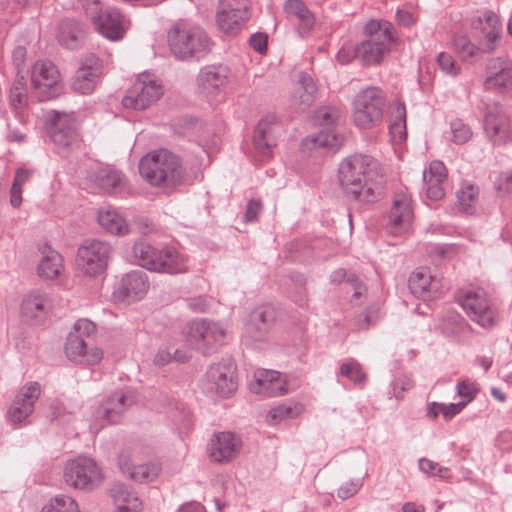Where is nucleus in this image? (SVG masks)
<instances>
[{
	"instance_id": "42",
	"label": "nucleus",
	"mask_w": 512,
	"mask_h": 512,
	"mask_svg": "<svg viewBox=\"0 0 512 512\" xmlns=\"http://www.w3.org/2000/svg\"><path fill=\"white\" fill-rule=\"evenodd\" d=\"M160 249L151 246L149 243L139 242L133 247V255L136 261L143 268L152 271V269H160L163 264L157 262Z\"/></svg>"
},
{
	"instance_id": "59",
	"label": "nucleus",
	"mask_w": 512,
	"mask_h": 512,
	"mask_svg": "<svg viewBox=\"0 0 512 512\" xmlns=\"http://www.w3.org/2000/svg\"><path fill=\"white\" fill-rule=\"evenodd\" d=\"M172 350V345H162L155 354L154 363L158 366H164L173 362Z\"/></svg>"
},
{
	"instance_id": "48",
	"label": "nucleus",
	"mask_w": 512,
	"mask_h": 512,
	"mask_svg": "<svg viewBox=\"0 0 512 512\" xmlns=\"http://www.w3.org/2000/svg\"><path fill=\"white\" fill-rule=\"evenodd\" d=\"M217 8L252 14L251 0H218Z\"/></svg>"
},
{
	"instance_id": "56",
	"label": "nucleus",
	"mask_w": 512,
	"mask_h": 512,
	"mask_svg": "<svg viewBox=\"0 0 512 512\" xmlns=\"http://www.w3.org/2000/svg\"><path fill=\"white\" fill-rule=\"evenodd\" d=\"M361 486L362 482L360 480L345 481L339 487L337 495L341 499H348L355 495Z\"/></svg>"
},
{
	"instance_id": "52",
	"label": "nucleus",
	"mask_w": 512,
	"mask_h": 512,
	"mask_svg": "<svg viewBox=\"0 0 512 512\" xmlns=\"http://www.w3.org/2000/svg\"><path fill=\"white\" fill-rule=\"evenodd\" d=\"M311 141L318 147L337 148L341 141L333 130L328 129L326 132H320L313 137Z\"/></svg>"
},
{
	"instance_id": "63",
	"label": "nucleus",
	"mask_w": 512,
	"mask_h": 512,
	"mask_svg": "<svg viewBox=\"0 0 512 512\" xmlns=\"http://www.w3.org/2000/svg\"><path fill=\"white\" fill-rule=\"evenodd\" d=\"M250 45L255 51L261 54L264 53L267 49V36L262 33L252 35L250 37Z\"/></svg>"
},
{
	"instance_id": "7",
	"label": "nucleus",
	"mask_w": 512,
	"mask_h": 512,
	"mask_svg": "<svg viewBox=\"0 0 512 512\" xmlns=\"http://www.w3.org/2000/svg\"><path fill=\"white\" fill-rule=\"evenodd\" d=\"M112 255L108 242L89 239L84 241L76 254L77 268L86 276L97 277L105 273Z\"/></svg>"
},
{
	"instance_id": "24",
	"label": "nucleus",
	"mask_w": 512,
	"mask_h": 512,
	"mask_svg": "<svg viewBox=\"0 0 512 512\" xmlns=\"http://www.w3.org/2000/svg\"><path fill=\"white\" fill-rule=\"evenodd\" d=\"M101 74V62L93 54L85 56L72 82V88L81 94L91 93Z\"/></svg>"
},
{
	"instance_id": "8",
	"label": "nucleus",
	"mask_w": 512,
	"mask_h": 512,
	"mask_svg": "<svg viewBox=\"0 0 512 512\" xmlns=\"http://www.w3.org/2000/svg\"><path fill=\"white\" fill-rule=\"evenodd\" d=\"M385 98L380 89L367 88L359 92L353 104V123L360 129H371L381 122Z\"/></svg>"
},
{
	"instance_id": "10",
	"label": "nucleus",
	"mask_w": 512,
	"mask_h": 512,
	"mask_svg": "<svg viewBox=\"0 0 512 512\" xmlns=\"http://www.w3.org/2000/svg\"><path fill=\"white\" fill-rule=\"evenodd\" d=\"M163 95L160 82L151 74H140L122 99L126 108L142 110L158 101Z\"/></svg>"
},
{
	"instance_id": "36",
	"label": "nucleus",
	"mask_w": 512,
	"mask_h": 512,
	"mask_svg": "<svg viewBox=\"0 0 512 512\" xmlns=\"http://www.w3.org/2000/svg\"><path fill=\"white\" fill-rule=\"evenodd\" d=\"M157 262L163 264L160 269H152L153 272L176 274L187 270V259L174 248L160 249Z\"/></svg>"
},
{
	"instance_id": "46",
	"label": "nucleus",
	"mask_w": 512,
	"mask_h": 512,
	"mask_svg": "<svg viewBox=\"0 0 512 512\" xmlns=\"http://www.w3.org/2000/svg\"><path fill=\"white\" fill-rule=\"evenodd\" d=\"M436 62L440 71L448 77L456 78L461 73L460 64L448 52H440L437 55Z\"/></svg>"
},
{
	"instance_id": "33",
	"label": "nucleus",
	"mask_w": 512,
	"mask_h": 512,
	"mask_svg": "<svg viewBox=\"0 0 512 512\" xmlns=\"http://www.w3.org/2000/svg\"><path fill=\"white\" fill-rule=\"evenodd\" d=\"M409 287L416 296L430 298L438 294L439 281L428 270H419L410 276Z\"/></svg>"
},
{
	"instance_id": "41",
	"label": "nucleus",
	"mask_w": 512,
	"mask_h": 512,
	"mask_svg": "<svg viewBox=\"0 0 512 512\" xmlns=\"http://www.w3.org/2000/svg\"><path fill=\"white\" fill-rule=\"evenodd\" d=\"M82 37L83 29L77 22L65 20L59 24L57 39L62 46L74 49L79 45Z\"/></svg>"
},
{
	"instance_id": "22",
	"label": "nucleus",
	"mask_w": 512,
	"mask_h": 512,
	"mask_svg": "<svg viewBox=\"0 0 512 512\" xmlns=\"http://www.w3.org/2000/svg\"><path fill=\"white\" fill-rule=\"evenodd\" d=\"M149 290L147 275L141 271L127 273L115 292L118 300L131 304L142 300Z\"/></svg>"
},
{
	"instance_id": "21",
	"label": "nucleus",
	"mask_w": 512,
	"mask_h": 512,
	"mask_svg": "<svg viewBox=\"0 0 512 512\" xmlns=\"http://www.w3.org/2000/svg\"><path fill=\"white\" fill-rule=\"evenodd\" d=\"M485 132L495 145L512 141V122L499 107H492L485 117Z\"/></svg>"
},
{
	"instance_id": "40",
	"label": "nucleus",
	"mask_w": 512,
	"mask_h": 512,
	"mask_svg": "<svg viewBox=\"0 0 512 512\" xmlns=\"http://www.w3.org/2000/svg\"><path fill=\"white\" fill-rule=\"evenodd\" d=\"M229 70L225 67H212L204 70L199 77L203 91L211 93L228 83Z\"/></svg>"
},
{
	"instance_id": "44",
	"label": "nucleus",
	"mask_w": 512,
	"mask_h": 512,
	"mask_svg": "<svg viewBox=\"0 0 512 512\" xmlns=\"http://www.w3.org/2000/svg\"><path fill=\"white\" fill-rule=\"evenodd\" d=\"M302 412L303 406L300 404H280L269 410L266 421L271 425H275L285 419L296 417Z\"/></svg>"
},
{
	"instance_id": "58",
	"label": "nucleus",
	"mask_w": 512,
	"mask_h": 512,
	"mask_svg": "<svg viewBox=\"0 0 512 512\" xmlns=\"http://www.w3.org/2000/svg\"><path fill=\"white\" fill-rule=\"evenodd\" d=\"M426 184V193L428 198L432 200H440L444 197L445 191L443 188L444 182H437V180H424Z\"/></svg>"
},
{
	"instance_id": "61",
	"label": "nucleus",
	"mask_w": 512,
	"mask_h": 512,
	"mask_svg": "<svg viewBox=\"0 0 512 512\" xmlns=\"http://www.w3.org/2000/svg\"><path fill=\"white\" fill-rule=\"evenodd\" d=\"M414 386V381L412 378L404 376L398 379L393 387V394L397 399H402L404 397V393L410 390Z\"/></svg>"
},
{
	"instance_id": "13",
	"label": "nucleus",
	"mask_w": 512,
	"mask_h": 512,
	"mask_svg": "<svg viewBox=\"0 0 512 512\" xmlns=\"http://www.w3.org/2000/svg\"><path fill=\"white\" fill-rule=\"evenodd\" d=\"M472 29L485 52L492 53L500 45L502 22L500 16L494 11H483L473 20Z\"/></svg>"
},
{
	"instance_id": "32",
	"label": "nucleus",
	"mask_w": 512,
	"mask_h": 512,
	"mask_svg": "<svg viewBox=\"0 0 512 512\" xmlns=\"http://www.w3.org/2000/svg\"><path fill=\"white\" fill-rule=\"evenodd\" d=\"M89 179L100 189L110 192L123 186L124 177L116 169L97 165L89 174Z\"/></svg>"
},
{
	"instance_id": "30",
	"label": "nucleus",
	"mask_w": 512,
	"mask_h": 512,
	"mask_svg": "<svg viewBox=\"0 0 512 512\" xmlns=\"http://www.w3.org/2000/svg\"><path fill=\"white\" fill-rule=\"evenodd\" d=\"M278 128L277 119L273 116L263 118L254 132L253 143L255 148L263 155L269 157L275 143V132Z\"/></svg>"
},
{
	"instance_id": "49",
	"label": "nucleus",
	"mask_w": 512,
	"mask_h": 512,
	"mask_svg": "<svg viewBox=\"0 0 512 512\" xmlns=\"http://www.w3.org/2000/svg\"><path fill=\"white\" fill-rule=\"evenodd\" d=\"M424 180H437V182H445L447 179V169L441 161H432L429 167L424 170Z\"/></svg>"
},
{
	"instance_id": "53",
	"label": "nucleus",
	"mask_w": 512,
	"mask_h": 512,
	"mask_svg": "<svg viewBox=\"0 0 512 512\" xmlns=\"http://www.w3.org/2000/svg\"><path fill=\"white\" fill-rule=\"evenodd\" d=\"M339 111L335 108L324 107L317 111L316 121L320 126L330 129L337 121Z\"/></svg>"
},
{
	"instance_id": "45",
	"label": "nucleus",
	"mask_w": 512,
	"mask_h": 512,
	"mask_svg": "<svg viewBox=\"0 0 512 512\" xmlns=\"http://www.w3.org/2000/svg\"><path fill=\"white\" fill-rule=\"evenodd\" d=\"M41 512H80L76 501L67 495H58L45 504Z\"/></svg>"
},
{
	"instance_id": "39",
	"label": "nucleus",
	"mask_w": 512,
	"mask_h": 512,
	"mask_svg": "<svg viewBox=\"0 0 512 512\" xmlns=\"http://www.w3.org/2000/svg\"><path fill=\"white\" fill-rule=\"evenodd\" d=\"M284 11L289 17H295L299 22V30L307 32L315 25V17L301 0H287Z\"/></svg>"
},
{
	"instance_id": "55",
	"label": "nucleus",
	"mask_w": 512,
	"mask_h": 512,
	"mask_svg": "<svg viewBox=\"0 0 512 512\" xmlns=\"http://www.w3.org/2000/svg\"><path fill=\"white\" fill-rule=\"evenodd\" d=\"M27 102L26 88L23 84L15 85L10 92V105L15 110L22 109Z\"/></svg>"
},
{
	"instance_id": "34",
	"label": "nucleus",
	"mask_w": 512,
	"mask_h": 512,
	"mask_svg": "<svg viewBox=\"0 0 512 512\" xmlns=\"http://www.w3.org/2000/svg\"><path fill=\"white\" fill-rule=\"evenodd\" d=\"M97 220L100 226L111 234L123 236L129 233V225L126 219L112 207L99 209Z\"/></svg>"
},
{
	"instance_id": "6",
	"label": "nucleus",
	"mask_w": 512,
	"mask_h": 512,
	"mask_svg": "<svg viewBox=\"0 0 512 512\" xmlns=\"http://www.w3.org/2000/svg\"><path fill=\"white\" fill-rule=\"evenodd\" d=\"M369 39L357 46L358 58L367 65L377 64L389 52V45L394 40L393 26L389 22L372 20L366 25Z\"/></svg>"
},
{
	"instance_id": "28",
	"label": "nucleus",
	"mask_w": 512,
	"mask_h": 512,
	"mask_svg": "<svg viewBox=\"0 0 512 512\" xmlns=\"http://www.w3.org/2000/svg\"><path fill=\"white\" fill-rule=\"evenodd\" d=\"M250 19L251 14L216 8V27L219 32L229 37L240 34Z\"/></svg>"
},
{
	"instance_id": "62",
	"label": "nucleus",
	"mask_w": 512,
	"mask_h": 512,
	"mask_svg": "<svg viewBox=\"0 0 512 512\" xmlns=\"http://www.w3.org/2000/svg\"><path fill=\"white\" fill-rule=\"evenodd\" d=\"M358 57L357 46L344 45L337 53V61L340 64H347Z\"/></svg>"
},
{
	"instance_id": "35",
	"label": "nucleus",
	"mask_w": 512,
	"mask_h": 512,
	"mask_svg": "<svg viewBox=\"0 0 512 512\" xmlns=\"http://www.w3.org/2000/svg\"><path fill=\"white\" fill-rule=\"evenodd\" d=\"M480 189L471 182L461 183L456 191V207L464 214L472 215L475 213L479 203Z\"/></svg>"
},
{
	"instance_id": "27",
	"label": "nucleus",
	"mask_w": 512,
	"mask_h": 512,
	"mask_svg": "<svg viewBox=\"0 0 512 512\" xmlns=\"http://www.w3.org/2000/svg\"><path fill=\"white\" fill-rule=\"evenodd\" d=\"M131 399L124 392H116L99 406L95 412L98 426L117 422L126 408L131 405Z\"/></svg>"
},
{
	"instance_id": "19",
	"label": "nucleus",
	"mask_w": 512,
	"mask_h": 512,
	"mask_svg": "<svg viewBox=\"0 0 512 512\" xmlns=\"http://www.w3.org/2000/svg\"><path fill=\"white\" fill-rule=\"evenodd\" d=\"M484 86L488 90L506 91L512 88V61L497 57L488 61Z\"/></svg>"
},
{
	"instance_id": "51",
	"label": "nucleus",
	"mask_w": 512,
	"mask_h": 512,
	"mask_svg": "<svg viewBox=\"0 0 512 512\" xmlns=\"http://www.w3.org/2000/svg\"><path fill=\"white\" fill-rule=\"evenodd\" d=\"M478 390L477 383L469 380L459 382L457 385V394L462 399L461 402L465 403V406L474 400Z\"/></svg>"
},
{
	"instance_id": "37",
	"label": "nucleus",
	"mask_w": 512,
	"mask_h": 512,
	"mask_svg": "<svg viewBox=\"0 0 512 512\" xmlns=\"http://www.w3.org/2000/svg\"><path fill=\"white\" fill-rule=\"evenodd\" d=\"M452 47L462 62H472L483 54H489L482 48V44L474 43L468 35L459 34L453 38Z\"/></svg>"
},
{
	"instance_id": "17",
	"label": "nucleus",
	"mask_w": 512,
	"mask_h": 512,
	"mask_svg": "<svg viewBox=\"0 0 512 512\" xmlns=\"http://www.w3.org/2000/svg\"><path fill=\"white\" fill-rule=\"evenodd\" d=\"M242 448L241 439L232 432L215 433L208 444L207 452L210 461L227 464L233 461Z\"/></svg>"
},
{
	"instance_id": "4",
	"label": "nucleus",
	"mask_w": 512,
	"mask_h": 512,
	"mask_svg": "<svg viewBox=\"0 0 512 512\" xmlns=\"http://www.w3.org/2000/svg\"><path fill=\"white\" fill-rule=\"evenodd\" d=\"M96 331L94 323L88 319H79L68 334L65 343L66 356L79 363L97 364L103 358V351L94 343Z\"/></svg>"
},
{
	"instance_id": "12",
	"label": "nucleus",
	"mask_w": 512,
	"mask_h": 512,
	"mask_svg": "<svg viewBox=\"0 0 512 512\" xmlns=\"http://www.w3.org/2000/svg\"><path fill=\"white\" fill-rule=\"evenodd\" d=\"M136 452L130 448H123L117 456V465L121 472L135 482L145 483L155 481L160 472L161 465L156 461L136 463Z\"/></svg>"
},
{
	"instance_id": "1",
	"label": "nucleus",
	"mask_w": 512,
	"mask_h": 512,
	"mask_svg": "<svg viewBox=\"0 0 512 512\" xmlns=\"http://www.w3.org/2000/svg\"><path fill=\"white\" fill-rule=\"evenodd\" d=\"M338 177L345 193L362 203H374L382 195L385 176L376 159L355 154L339 165Z\"/></svg>"
},
{
	"instance_id": "11",
	"label": "nucleus",
	"mask_w": 512,
	"mask_h": 512,
	"mask_svg": "<svg viewBox=\"0 0 512 512\" xmlns=\"http://www.w3.org/2000/svg\"><path fill=\"white\" fill-rule=\"evenodd\" d=\"M226 334L222 325L205 320L191 321L184 332L186 345L203 353L221 344Z\"/></svg>"
},
{
	"instance_id": "23",
	"label": "nucleus",
	"mask_w": 512,
	"mask_h": 512,
	"mask_svg": "<svg viewBox=\"0 0 512 512\" xmlns=\"http://www.w3.org/2000/svg\"><path fill=\"white\" fill-rule=\"evenodd\" d=\"M249 387L256 394L279 396L287 392V381L278 371L262 369L254 373Z\"/></svg>"
},
{
	"instance_id": "47",
	"label": "nucleus",
	"mask_w": 512,
	"mask_h": 512,
	"mask_svg": "<svg viewBox=\"0 0 512 512\" xmlns=\"http://www.w3.org/2000/svg\"><path fill=\"white\" fill-rule=\"evenodd\" d=\"M451 141L463 144L472 138V130L461 119H455L450 123Z\"/></svg>"
},
{
	"instance_id": "43",
	"label": "nucleus",
	"mask_w": 512,
	"mask_h": 512,
	"mask_svg": "<svg viewBox=\"0 0 512 512\" xmlns=\"http://www.w3.org/2000/svg\"><path fill=\"white\" fill-rule=\"evenodd\" d=\"M393 121L389 126L391 140L394 143H402L407 136L406 132V110L404 105L397 104L393 108Z\"/></svg>"
},
{
	"instance_id": "9",
	"label": "nucleus",
	"mask_w": 512,
	"mask_h": 512,
	"mask_svg": "<svg viewBox=\"0 0 512 512\" xmlns=\"http://www.w3.org/2000/svg\"><path fill=\"white\" fill-rule=\"evenodd\" d=\"M64 479L73 488L91 491L103 483L105 474L93 459L78 457L66 463Z\"/></svg>"
},
{
	"instance_id": "31",
	"label": "nucleus",
	"mask_w": 512,
	"mask_h": 512,
	"mask_svg": "<svg viewBox=\"0 0 512 512\" xmlns=\"http://www.w3.org/2000/svg\"><path fill=\"white\" fill-rule=\"evenodd\" d=\"M48 297L44 292L35 290L27 293L20 304V316L24 321L42 318L47 312Z\"/></svg>"
},
{
	"instance_id": "64",
	"label": "nucleus",
	"mask_w": 512,
	"mask_h": 512,
	"mask_svg": "<svg viewBox=\"0 0 512 512\" xmlns=\"http://www.w3.org/2000/svg\"><path fill=\"white\" fill-rule=\"evenodd\" d=\"M465 407L464 402L443 404V417L445 419H451L455 415L459 414Z\"/></svg>"
},
{
	"instance_id": "29",
	"label": "nucleus",
	"mask_w": 512,
	"mask_h": 512,
	"mask_svg": "<svg viewBox=\"0 0 512 512\" xmlns=\"http://www.w3.org/2000/svg\"><path fill=\"white\" fill-rule=\"evenodd\" d=\"M114 512H142L143 504L138 494L128 485L117 483L110 490Z\"/></svg>"
},
{
	"instance_id": "57",
	"label": "nucleus",
	"mask_w": 512,
	"mask_h": 512,
	"mask_svg": "<svg viewBox=\"0 0 512 512\" xmlns=\"http://www.w3.org/2000/svg\"><path fill=\"white\" fill-rule=\"evenodd\" d=\"M418 18L417 13L413 10L399 9L396 13L397 23L406 28L416 25Z\"/></svg>"
},
{
	"instance_id": "15",
	"label": "nucleus",
	"mask_w": 512,
	"mask_h": 512,
	"mask_svg": "<svg viewBox=\"0 0 512 512\" xmlns=\"http://www.w3.org/2000/svg\"><path fill=\"white\" fill-rule=\"evenodd\" d=\"M467 315L482 327H491L495 322V314L486 292L482 289L467 290L459 300Z\"/></svg>"
},
{
	"instance_id": "54",
	"label": "nucleus",
	"mask_w": 512,
	"mask_h": 512,
	"mask_svg": "<svg viewBox=\"0 0 512 512\" xmlns=\"http://www.w3.org/2000/svg\"><path fill=\"white\" fill-rule=\"evenodd\" d=\"M418 465L419 469L428 475L439 476L441 478H446L449 476V470L447 468L440 467L437 463L429 459H420Z\"/></svg>"
},
{
	"instance_id": "5",
	"label": "nucleus",
	"mask_w": 512,
	"mask_h": 512,
	"mask_svg": "<svg viewBox=\"0 0 512 512\" xmlns=\"http://www.w3.org/2000/svg\"><path fill=\"white\" fill-rule=\"evenodd\" d=\"M85 14L95 30L110 41H119L130 28V20L115 8H103L97 0L88 3Z\"/></svg>"
},
{
	"instance_id": "3",
	"label": "nucleus",
	"mask_w": 512,
	"mask_h": 512,
	"mask_svg": "<svg viewBox=\"0 0 512 512\" xmlns=\"http://www.w3.org/2000/svg\"><path fill=\"white\" fill-rule=\"evenodd\" d=\"M172 54L180 59L200 57L210 50L211 40L206 31L195 24L179 22L167 35Z\"/></svg>"
},
{
	"instance_id": "14",
	"label": "nucleus",
	"mask_w": 512,
	"mask_h": 512,
	"mask_svg": "<svg viewBox=\"0 0 512 512\" xmlns=\"http://www.w3.org/2000/svg\"><path fill=\"white\" fill-rule=\"evenodd\" d=\"M31 83L44 99L57 96L62 89V78L58 68L50 61H37L32 68Z\"/></svg>"
},
{
	"instance_id": "2",
	"label": "nucleus",
	"mask_w": 512,
	"mask_h": 512,
	"mask_svg": "<svg viewBox=\"0 0 512 512\" xmlns=\"http://www.w3.org/2000/svg\"><path fill=\"white\" fill-rule=\"evenodd\" d=\"M139 170L154 186L171 187L181 183L184 177L179 157L164 149L144 156L140 161Z\"/></svg>"
},
{
	"instance_id": "18",
	"label": "nucleus",
	"mask_w": 512,
	"mask_h": 512,
	"mask_svg": "<svg viewBox=\"0 0 512 512\" xmlns=\"http://www.w3.org/2000/svg\"><path fill=\"white\" fill-rule=\"evenodd\" d=\"M208 389L220 397L232 396L237 390L236 367L232 363H217L206 373Z\"/></svg>"
},
{
	"instance_id": "50",
	"label": "nucleus",
	"mask_w": 512,
	"mask_h": 512,
	"mask_svg": "<svg viewBox=\"0 0 512 512\" xmlns=\"http://www.w3.org/2000/svg\"><path fill=\"white\" fill-rule=\"evenodd\" d=\"M340 373L356 383L363 382L366 377L365 373L362 371L361 365L355 361L342 364Z\"/></svg>"
},
{
	"instance_id": "16",
	"label": "nucleus",
	"mask_w": 512,
	"mask_h": 512,
	"mask_svg": "<svg viewBox=\"0 0 512 512\" xmlns=\"http://www.w3.org/2000/svg\"><path fill=\"white\" fill-rule=\"evenodd\" d=\"M388 219L387 229L392 235L400 236L411 229L414 214L412 200L408 193L404 191L395 193Z\"/></svg>"
},
{
	"instance_id": "38",
	"label": "nucleus",
	"mask_w": 512,
	"mask_h": 512,
	"mask_svg": "<svg viewBox=\"0 0 512 512\" xmlns=\"http://www.w3.org/2000/svg\"><path fill=\"white\" fill-rule=\"evenodd\" d=\"M316 92L317 87L314 80L310 76H301L293 90V104L302 109L310 106L315 99Z\"/></svg>"
},
{
	"instance_id": "20",
	"label": "nucleus",
	"mask_w": 512,
	"mask_h": 512,
	"mask_svg": "<svg viewBox=\"0 0 512 512\" xmlns=\"http://www.w3.org/2000/svg\"><path fill=\"white\" fill-rule=\"evenodd\" d=\"M41 393L40 385L37 382H30L24 385L16 395L9 411V420L16 424L25 420L34 409V404Z\"/></svg>"
},
{
	"instance_id": "60",
	"label": "nucleus",
	"mask_w": 512,
	"mask_h": 512,
	"mask_svg": "<svg viewBox=\"0 0 512 512\" xmlns=\"http://www.w3.org/2000/svg\"><path fill=\"white\" fill-rule=\"evenodd\" d=\"M496 188L502 195L512 193V171L503 172L499 175Z\"/></svg>"
},
{
	"instance_id": "26",
	"label": "nucleus",
	"mask_w": 512,
	"mask_h": 512,
	"mask_svg": "<svg viewBox=\"0 0 512 512\" xmlns=\"http://www.w3.org/2000/svg\"><path fill=\"white\" fill-rule=\"evenodd\" d=\"M39 260L36 273L43 280H55L64 272V259L62 255L49 245L38 248Z\"/></svg>"
},
{
	"instance_id": "25",
	"label": "nucleus",
	"mask_w": 512,
	"mask_h": 512,
	"mask_svg": "<svg viewBox=\"0 0 512 512\" xmlns=\"http://www.w3.org/2000/svg\"><path fill=\"white\" fill-rule=\"evenodd\" d=\"M49 120L51 122V137L56 145L65 148L77 142L76 121L72 114L53 111L49 115Z\"/></svg>"
}]
</instances>
